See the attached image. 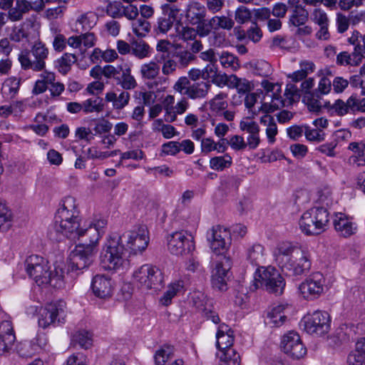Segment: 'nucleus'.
<instances>
[{"label": "nucleus", "mask_w": 365, "mask_h": 365, "mask_svg": "<svg viewBox=\"0 0 365 365\" xmlns=\"http://www.w3.org/2000/svg\"><path fill=\"white\" fill-rule=\"evenodd\" d=\"M148 231L140 225L122 235H114L107 241L101 255V264L106 270H118L126 262V252L142 253L149 242Z\"/></svg>", "instance_id": "1"}, {"label": "nucleus", "mask_w": 365, "mask_h": 365, "mask_svg": "<svg viewBox=\"0 0 365 365\" xmlns=\"http://www.w3.org/2000/svg\"><path fill=\"white\" fill-rule=\"evenodd\" d=\"M106 225L107 220L105 219H94L91 221L88 230L81 237H86L85 242L76 245L70 254L67 275L77 276L93 263L98 252V242L104 233Z\"/></svg>", "instance_id": "2"}, {"label": "nucleus", "mask_w": 365, "mask_h": 365, "mask_svg": "<svg viewBox=\"0 0 365 365\" xmlns=\"http://www.w3.org/2000/svg\"><path fill=\"white\" fill-rule=\"evenodd\" d=\"M90 222L81 227L76 200L68 196L63 199L56 213L55 222L48 230V236L51 240L56 241H61L64 237L71 240H80L88 230Z\"/></svg>", "instance_id": "3"}, {"label": "nucleus", "mask_w": 365, "mask_h": 365, "mask_svg": "<svg viewBox=\"0 0 365 365\" xmlns=\"http://www.w3.org/2000/svg\"><path fill=\"white\" fill-rule=\"evenodd\" d=\"M274 257L282 271L288 275H302L311 268L312 262L307 252L289 242L277 245Z\"/></svg>", "instance_id": "4"}, {"label": "nucleus", "mask_w": 365, "mask_h": 365, "mask_svg": "<svg viewBox=\"0 0 365 365\" xmlns=\"http://www.w3.org/2000/svg\"><path fill=\"white\" fill-rule=\"evenodd\" d=\"M255 280V289L264 288L276 295L282 294L285 287L284 278L279 271L272 266L258 269Z\"/></svg>", "instance_id": "5"}, {"label": "nucleus", "mask_w": 365, "mask_h": 365, "mask_svg": "<svg viewBox=\"0 0 365 365\" xmlns=\"http://www.w3.org/2000/svg\"><path fill=\"white\" fill-rule=\"evenodd\" d=\"M133 277L140 287L145 290H159L164 283L162 271L148 264H143L136 269L133 274Z\"/></svg>", "instance_id": "6"}, {"label": "nucleus", "mask_w": 365, "mask_h": 365, "mask_svg": "<svg viewBox=\"0 0 365 365\" xmlns=\"http://www.w3.org/2000/svg\"><path fill=\"white\" fill-rule=\"evenodd\" d=\"M25 269L28 275L38 285L51 282V272L48 261L39 255H31L25 260Z\"/></svg>", "instance_id": "7"}, {"label": "nucleus", "mask_w": 365, "mask_h": 365, "mask_svg": "<svg viewBox=\"0 0 365 365\" xmlns=\"http://www.w3.org/2000/svg\"><path fill=\"white\" fill-rule=\"evenodd\" d=\"M48 53L47 48L39 42L34 44L31 53L27 51L21 52L19 60L24 70L32 69L34 71H40L45 68V60L48 57Z\"/></svg>", "instance_id": "8"}, {"label": "nucleus", "mask_w": 365, "mask_h": 365, "mask_svg": "<svg viewBox=\"0 0 365 365\" xmlns=\"http://www.w3.org/2000/svg\"><path fill=\"white\" fill-rule=\"evenodd\" d=\"M66 302L59 300L46 304L39 311L38 325L46 329L64 323Z\"/></svg>", "instance_id": "9"}, {"label": "nucleus", "mask_w": 365, "mask_h": 365, "mask_svg": "<svg viewBox=\"0 0 365 365\" xmlns=\"http://www.w3.org/2000/svg\"><path fill=\"white\" fill-rule=\"evenodd\" d=\"M301 324L307 333L322 336L329 331L331 319L327 312L317 310L304 316Z\"/></svg>", "instance_id": "10"}, {"label": "nucleus", "mask_w": 365, "mask_h": 365, "mask_svg": "<svg viewBox=\"0 0 365 365\" xmlns=\"http://www.w3.org/2000/svg\"><path fill=\"white\" fill-rule=\"evenodd\" d=\"M168 247L175 255L189 254L195 249L194 237L185 230L175 232L168 237Z\"/></svg>", "instance_id": "11"}, {"label": "nucleus", "mask_w": 365, "mask_h": 365, "mask_svg": "<svg viewBox=\"0 0 365 365\" xmlns=\"http://www.w3.org/2000/svg\"><path fill=\"white\" fill-rule=\"evenodd\" d=\"M324 282L322 273H312L299 284V291L305 299L314 300L323 293Z\"/></svg>", "instance_id": "12"}, {"label": "nucleus", "mask_w": 365, "mask_h": 365, "mask_svg": "<svg viewBox=\"0 0 365 365\" xmlns=\"http://www.w3.org/2000/svg\"><path fill=\"white\" fill-rule=\"evenodd\" d=\"M281 348L294 359H299L307 354V349L297 331H289L282 336Z\"/></svg>", "instance_id": "13"}, {"label": "nucleus", "mask_w": 365, "mask_h": 365, "mask_svg": "<svg viewBox=\"0 0 365 365\" xmlns=\"http://www.w3.org/2000/svg\"><path fill=\"white\" fill-rule=\"evenodd\" d=\"M207 240L214 252L219 255H222L230 244V234L227 228L217 225L207 232Z\"/></svg>", "instance_id": "14"}, {"label": "nucleus", "mask_w": 365, "mask_h": 365, "mask_svg": "<svg viewBox=\"0 0 365 365\" xmlns=\"http://www.w3.org/2000/svg\"><path fill=\"white\" fill-rule=\"evenodd\" d=\"M161 15L157 19L154 25V31L157 34H167L173 26L177 21V16L180 9L177 6L164 4L161 5Z\"/></svg>", "instance_id": "15"}, {"label": "nucleus", "mask_w": 365, "mask_h": 365, "mask_svg": "<svg viewBox=\"0 0 365 365\" xmlns=\"http://www.w3.org/2000/svg\"><path fill=\"white\" fill-rule=\"evenodd\" d=\"M110 78L114 79L116 84L123 90H133L138 86L135 77L131 74L130 67L128 64L114 66Z\"/></svg>", "instance_id": "16"}, {"label": "nucleus", "mask_w": 365, "mask_h": 365, "mask_svg": "<svg viewBox=\"0 0 365 365\" xmlns=\"http://www.w3.org/2000/svg\"><path fill=\"white\" fill-rule=\"evenodd\" d=\"M91 289L95 296L98 298L110 297L113 289L111 278L105 274H96L92 279Z\"/></svg>", "instance_id": "17"}, {"label": "nucleus", "mask_w": 365, "mask_h": 365, "mask_svg": "<svg viewBox=\"0 0 365 365\" xmlns=\"http://www.w3.org/2000/svg\"><path fill=\"white\" fill-rule=\"evenodd\" d=\"M16 336L10 321H3L0 323V355L9 353L12 349Z\"/></svg>", "instance_id": "18"}, {"label": "nucleus", "mask_w": 365, "mask_h": 365, "mask_svg": "<svg viewBox=\"0 0 365 365\" xmlns=\"http://www.w3.org/2000/svg\"><path fill=\"white\" fill-rule=\"evenodd\" d=\"M333 225L336 232L344 237L354 235L357 230V225L352 218L341 212L335 213Z\"/></svg>", "instance_id": "19"}, {"label": "nucleus", "mask_w": 365, "mask_h": 365, "mask_svg": "<svg viewBox=\"0 0 365 365\" xmlns=\"http://www.w3.org/2000/svg\"><path fill=\"white\" fill-rule=\"evenodd\" d=\"M240 128L248 133L247 144L250 150H255L260 143L259 126L252 120H242L240 123Z\"/></svg>", "instance_id": "20"}, {"label": "nucleus", "mask_w": 365, "mask_h": 365, "mask_svg": "<svg viewBox=\"0 0 365 365\" xmlns=\"http://www.w3.org/2000/svg\"><path fill=\"white\" fill-rule=\"evenodd\" d=\"M233 331L225 324H221L218 327L216 334V346L220 351L232 349L234 342Z\"/></svg>", "instance_id": "21"}, {"label": "nucleus", "mask_w": 365, "mask_h": 365, "mask_svg": "<svg viewBox=\"0 0 365 365\" xmlns=\"http://www.w3.org/2000/svg\"><path fill=\"white\" fill-rule=\"evenodd\" d=\"M299 225L302 232L307 235H319L324 232L309 210L302 214L299 221Z\"/></svg>", "instance_id": "22"}, {"label": "nucleus", "mask_w": 365, "mask_h": 365, "mask_svg": "<svg viewBox=\"0 0 365 365\" xmlns=\"http://www.w3.org/2000/svg\"><path fill=\"white\" fill-rule=\"evenodd\" d=\"M285 306L283 304H278L272 307L267 312L265 318V323L272 327H279L282 326L287 319L284 314Z\"/></svg>", "instance_id": "23"}, {"label": "nucleus", "mask_w": 365, "mask_h": 365, "mask_svg": "<svg viewBox=\"0 0 365 365\" xmlns=\"http://www.w3.org/2000/svg\"><path fill=\"white\" fill-rule=\"evenodd\" d=\"M172 57L175 59L179 68H187L191 63L194 62L197 57L189 50L182 48L180 45L178 44L175 51L172 53Z\"/></svg>", "instance_id": "24"}, {"label": "nucleus", "mask_w": 365, "mask_h": 365, "mask_svg": "<svg viewBox=\"0 0 365 365\" xmlns=\"http://www.w3.org/2000/svg\"><path fill=\"white\" fill-rule=\"evenodd\" d=\"M130 99V95L127 90H123L117 95L113 91L106 93L105 100L107 102H111L113 108L115 110H122L128 105Z\"/></svg>", "instance_id": "25"}, {"label": "nucleus", "mask_w": 365, "mask_h": 365, "mask_svg": "<svg viewBox=\"0 0 365 365\" xmlns=\"http://www.w3.org/2000/svg\"><path fill=\"white\" fill-rule=\"evenodd\" d=\"M187 285V282L183 279H179L170 283L166 292L160 299V303L163 306H168L171 304L173 298L178 293L182 292Z\"/></svg>", "instance_id": "26"}, {"label": "nucleus", "mask_w": 365, "mask_h": 365, "mask_svg": "<svg viewBox=\"0 0 365 365\" xmlns=\"http://www.w3.org/2000/svg\"><path fill=\"white\" fill-rule=\"evenodd\" d=\"M210 86L211 85L210 81L195 83L190 86L189 88L185 91V94L192 99L205 98L207 96Z\"/></svg>", "instance_id": "27"}, {"label": "nucleus", "mask_w": 365, "mask_h": 365, "mask_svg": "<svg viewBox=\"0 0 365 365\" xmlns=\"http://www.w3.org/2000/svg\"><path fill=\"white\" fill-rule=\"evenodd\" d=\"M365 360V338L357 341L355 350L351 352L347 357L348 365H361Z\"/></svg>", "instance_id": "28"}, {"label": "nucleus", "mask_w": 365, "mask_h": 365, "mask_svg": "<svg viewBox=\"0 0 365 365\" xmlns=\"http://www.w3.org/2000/svg\"><path fill=\"white\" fill-rule=\"evenodd\" d=\"M309 19V12L302 5H296L289 18V24L296 27L304 26Z\"/></svg>", "instance_id": "29"}, {"label": "nucleus", "mask_w": 365, "mask_h": 365, "mask_svg": "<svg viewBox=\"0 0 365 365\" xmlns=\"http://www.w3.org/2000/svg\"><path fill=\"white\" fill-rule=\"evenodd\" d=\"M40 76L41 79L36 81L32 89L34 95L44 93L48 88L49 83H51L56 78L54 73L47 71L42 73Z\"/></svg>", "instance_id": "30"}, {"label": "nucleus", "mask_w": 365, "mask_h": 365, "mask_svg": "<svg viewBox=\"0 0 365 365\" xmlns=\"http://www.w3.org/2000/svg\"><path fill=\"white\" fill-rule=\"evenodd\" d=\"M175 348L170 344H164L155 351L154 359L155 365H165L168 359L174 355Z\"/></svg>", "instance_id": "31"}, {"label": "nucleus", "mask_w": 365, "mask_h": 365, "mask_svg": "<svg viewBox=\"0 0 365 365\" xmlns=\"http://www.w3.org/2000/svg\"><path fill=\"white\" fill-rule=\"evenodd\" d=\"M308 210L314 217L319 227L324 231L329 222V213L327 209L324 207H314Z\"/></svg>", "instance_id": "32"}, {"label": "nucleus", "mask_w": 365, "mask_h": 365, "mask_svg": "<svg viewBox=\"0 0 365 365\" xmlns=\"http://www.w3.org/2000/svg\"><path fill=\"white\" fill-rule=\"evenodd\" d=\"M219 365H241L240 354L234 349L222 350Z\"/></svg>", "instance_id": "33"}, {"label": "nucleus", "mask_w": 365, "mask_h": 365, "mask_svg": "<svg viewBox=\"0 0 365 365\" xmlns=\"http://www.w3.org/2000/svg\"><path fill=\"white\" fill-rule=\"evenodd\" d=\"M247 259L253 265H259L264 261V247L255 244L247 250Z\"/></svg>", "instance_id": "34"}, {"label": "nucleus", "mask_w": 365, "mask_h": 365, "mask_svg": "<svg viewBox=\"0 0 365 365\" xmlns=\"http://www.w3.org/2000/svg\"><path fill=\"white\" fill-rule=\"evenodd\" d=\"M71 341L74 345L88 349L92 344L91 334L84 329L78 330L72 336Z\"/></svg>", "instance_id": "35"}, {"label": "nucleus", "mask_w": 365, "mask_h": 365, "mask_svg": "<svg viewBox=\"0 0 365 365\" xmlns=\"http://www.w3.org/2000/svg\"><path fill=\"white\" fill-rule=\"evenodd\" d=\"M83 111L85 113H100L104 109L103 100L99 97L91 98L83 103Z\"/></svg>", "instance_id": "36"}, {"label": "nucleus", "mask_w": 365, "mask_h": 365, "mask_svg": "<svg viewBox=\"0 0 365 365\" xmlns=\"http://www.w3.org/2000/svg\"><path fill=\"white\" fill-rule=\"evenodd\" d=\"M348 148L356 154L354 162L358 166L365 165V142L351 143Z\"/></svg>", "instance_id": "37"}, {"label": "nucleus", "mask_w": 365, "mask_h": 365, "mask_svg": "<svg viewBox=\"0 0 365 365\" xmlns=\"http://www.w3.org/2000/svg\"><path fill=\"white\" fill-rule=\"evenodd\" d=\"M76 60V56L74 54L66 53L56 61L55 66L60 73L66 74Z\"/></svg>", "instance_id": "38"}, {"label": "nucleus", "mask_w": 365, "mask_h": 365, "mask_svg": "<svg viewBox=\"0 0 365 365\" xmlns=\"http://www.w3.org/2000/svg\"><path fill=\"white\" fill-rule=\"evenodd\" d=\"M205 9L201 6H193L186 13V18L193 26L205 21Z\"/></svg>", "instance_id": "39"}, {"label": "nucleus", "mask_w": 365, "mask_h": 365, "mask_svg": "<svg viewBox=\"0 0 365 365\" xmlns=\"http://www.w3.org/2000/svg\"><path fill=\"white\" fill-rule=\"evenodd\" d=\"M232 163V160L229 154H225L223 156L213 157L210 160V168L218 171L230 168Z\"/></svg>", "instance_id": "40"}, {"label": "nucleus", "mask_w": 365, "mask_h": 365, "mask_svg": "<svg viewBox=\"0 0 365 365\" xmlns=\"http://www.w3.org/2000/svg\"><path fill=\"white\" fill-rule=\"evenodd\" d=\"M261 123L267 125L266 135L269 143H274L275 136L277 134V126L274 118L269 115H264L261 118Z\"/></svg>", "instance_id": "41"}, {"label": "nucleus", "mask_w": 365, "mask_h": 365, "mask_svg": "<svg viewBox=\"0 0 365 365\" xmlns=\"http://www.w3.org/2000/svg\"><path fill=\"white\" fill-rule=\"evenodd\" d=\"M320 95L319 92L307 93L303 96V101L307 105L310 111L319 113L321 110Z\"/></svg>", "instance_id": "42"}, {"label": "nucleus", "mask_w": 365, "mask_h": 365, "mask_svg": "<svg viewBox=\"0 0 365 365\" xmlns=\"http://www.w3.org/2000/svg\"><path fill=\"white\" fill-rule=\"evenodd\" d=\"M346 104L349 113L365 112V98L359 99L355 93L346 100Z\"/></svg>", "instance_id": "43"}, {"label": "nucleus", "mask_w": 365, "mask_h": 365, "mask_svg": "<svg viewBox=\"0 0 365 365\" xmlns=\"http://www.w3.org/2000/svg\"><path fill=\"white\" fill-rule=\"evenodd\" d=\"M11 213L3 200L0 199V230H7L11 225Z\"/></svg>", "instance_id": "44"}, {"label": "nucleus", "mask_w": 365, "mask_h": 365, "mask_svg": "<svg viewBox=\"0 0 365 365\" xmlns=\"http://www.w3.org/2000/svg\"><path fill=\"white\" fill-rule=\"evenodd\" d=\"M220 61L221 65L225 68H230L232 70L236 71L240 68L237 58L228 52L222 53Z\"/></svg>", "instance_id": "45"}, {"label": "nucleus", "mask_w": 365, "mask_h": 365, "mask_svg": "<svg viewBox=\"0 0 365 365\" xmlns=\"http://www.w3.org/2000/svg\"><path fill=\"white\" fill-rule=\"evenodd\" d=\"M150 46L143 40L135 41L132 43V53L139 58L149 55Z\"/></svg>", "instance_id": "46"}, {"label": "nucleus", "mask_w": 365, "mask_h": 365, "mask_svg": "<svg viewBox=\"0 0 365 365\" xmlns=\"http://www.w3.org/2000/svg\"><path fill=\"white\" fill-rule=\"evenodd\" d=\"M132 28L133 33L138 36H145L149 31L150 25V23L144 19H136L132 23Z\"/></svg>", "instance_id": "47"}, {"label": "nucleus", "mask_w": 365, "mask_h": 365, "mask_svg": "<svg viewBox=\"0 0 365 365\" xmlns=\"http://www.w3.org/2000/svg\"><path fill=\"white\" fill-rule=\"evenodd\" d=\"M159 66L153 61L142 65L140 68V73L143 78L147 79L155 78L159 74Z\"/></svg>", "instance_id": "48"}, {"label": "nucleus", "mask_w": 365, "mask_h": 365, "mask_svg": "<svg viewBox=\"0 0 365 365\" xmlns=\"http://www.w3.org/2000/svg\"><path fill=\"white\" fill-rule=\"evenodd\" d=\"M358 57L355 56L354 51L353 53L349 54L346 51H343L339 53L336 56V63L341 66L351 65V66H357L361 62H358Z\"/></svg>", "instance_id": "49"}, {"label": "nucleus", "mask_w": 365, "mask_h": 365, "mask_svg": "<svg viewBox=\"0 0 365 365\" xmlns=\"http://www.w3.org/2000/svg\"><path fill=\"white\" fill-rule=\"evenodd\" d=\"M113 70L114 66L113 65H106L104 67L97 65L90 71V75L96 79H101L102 76L107 78H110Z\"/></svg>", "instance_id": "50"}, {"label": "nucleus", "mask_w": 365, "mask_h": 365, "mask_svg": "<svg viewBox=\"0 0 365 365\" xmlns=\"http://www.w3.org/2000/svg\"><path fill=\"white\" fill-rule=\"evenodd\" d=\"M251 66L253 68L255 74L263 77L268 76L272 71L271 65L264 60L253 62L251 63Z\"/></svg>", "instance_id": "51"}, {"label": "nucleus", "mask_w": 365, "mask_h": 365, "mask_svg": "<svg viewBox=\"0 0 365 365\" xmlns=\"http://www.w3.org/2000/svg\"><path fill=\"white\" fill-rule=\"evenodd\" d=\"M279 106H284L283 101L281 99V96L276 93H272V103L270 104L264 103L259 108L258 111H263L267 115L269 113H272L275 110L279 109Z\"/></svg>", "instance_id": "52"}, {"label": "nucleus", "mask_w": 365, "mask_h": 365, "mask_svg": "<svg viewBox=\"0 0 365 365\" xmlns=\"http://www.w3.org/2000/svg\"><path fill=\"white\" fill-rule=\"evenodd\" d=\"M123 4L120 1H113L108 2L106 12L113 19L122 18V9Z\"/></svg>", "instance_id": "53"}, {"label": "nucleus", "mask_w": 365, "mask_h": 365, "mask_svg": "<svg viewBox=\"0 0 365 365\" xmlns=\"http://www.w3.org/2000/svg\"><path fill=\"white\" fill-rule=\"evenodd\" d=\"M310 18L318 26L329 25V23L327 13L320 8L314 9L311 13Z\"/></svg>", "instance_id": "54"}, {"label": "nucleus", "mask_w": 365, "mask_h": 365, "mask_svg": "<svg viewBox=\"0 0 365 365\" xmlns=\"http://www.w3.org/2000/svg\"><path fill=\"white\" fill-rule=\"evenodd\" d=\"M325 107L331 108L339 116L345 115L349 113L346 101L344 102L341 99H337L332 105L328 102L325 104Z\"/></svg>", "instance_id": "55"}, {"label": "nucleus", "mask_w": 365, "mask_h": 365, "mask_svg": "<svg viewBox=\"0 0 365 365\" xmlns=\"http://www.w3.org/2000/svg\"><path fill=\"white\" fill-rule=\"evenodd\" d=\"M251 17V11L245 6H239L235 11V19L238 24H242L248 22Z\"/></svg>", "instance_id": "56"}, {"label": "nucleus", "mask_w": 365, "mask_h": 365, "mask_svg": "<svg viewBox=\"0 0 365 365\" xmlns=\"http://www.w3.org/2000/svg\"><path fill=\"white\" fill-rule=\"evenodd\" d=\"M193 305L202 313L204 309H207L210 304L207 303L206 296L202 292H195L192 296Z\"/></svg>", "instance_id": "57"}, {"label": "nucleus", "mask_w": 365, "mask_h": 365, "mask_svg": "<svg viewBox=\"0 0 365 365\" xmlns=\"http://www.w3.org/2000/svg\"><path fill=\"white\" fill-rule=\"evenodd\" d=\"M304 135L309 141L321 142L324 140L325 133L320 129H312L304 126Z\"/></svg>", "instance_id": "58"}, {"label": "nucleus", "mask_w": 365, "mask_h": 365, "mask_svg": "<svg viewBox=\"0 0 365 365\" xmlns=\"http://www.w3.org/2000/svg\"><path fill=\"white\" fill-rule=\"evenodd\" d=\"M216 21H218V26L226 30L232 29L235 24L232 19L225 16H215L210 19L211 24H215Z\"/></svg>", "instance_id": "59"}, {"label": "nucleus", "mask_w": 365, "mask_h": 365, "mask_svg": "<svg viewBox=\"0 0 365 365\" xmlns=\"http://www.w3.org/2000/svg\"><path fill=\"white\" fill-rule=\"evenodd\" d=\"M230 146L235 151L245 150L248 145L242 135H234L229 139Z\"/></svg>", "instance_id": "60"}, {"label": "nucleus", "mask_w": 365, "mask_h": 365, "mask_svg": "<svg viewBox=\"0 0 365 365\" xmlns=\"http://www.w3.org/2000/svg\"><path fill=\"white\" fill-rule=\"evenodd\" d=\"M20 86V80L15 78H9L4 83L3 88H8L9 93L14 97L19 91Z\"/></svg>", "instance_id": "61"}, {"label": "nucleus", "mask_w": 365, "mask_h": 365, "mask_svg": "<svg viewBox=\"0 0 365 365\" xmlns=\"http://www.w3.org/2000/svg\"><path fill=\"white\" fill-rule=\"evenodd\" d=\"M139 15V11L136 6L129 4L128 6H123L122 17L125 16L128 20L134 21Z\"/></svg>", "instance_id": "62"}, {"label": "nucleus", "mask_w": 365, "mask_h": 365, "mask_svg": "<svg viewBox=\"0 0 365 365\" xmlns=\"http://www.w3.org/2000/svg\"><path fill=\"white\" fill-rule=\"evenodd\" d=\"M178 34L184 41H187L195 40L197 35V31L194 28L182 26V29L178 31Z\"/></svg>", "instance_id": "63"}, {"label": "nucleus", "mask_w": 365, "mask_h": 365, "mask_svg": "<svg viewBox=\"0 0 365 365\" xmlns=\"http://www.w3.org/2000/svg\"><path fill=\"white\" fill-rule=\"evenodd\" d=\"M247 38L256 43L260 41L262 36V32L259 27L255 22L252 23V25L247 31Z\"/></svg>", "instance_id": "64"}]
</instances>
